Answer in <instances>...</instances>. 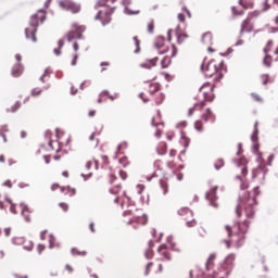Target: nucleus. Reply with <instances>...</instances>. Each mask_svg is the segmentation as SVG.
<instances>
[{
	"label": "nucleus",
	"instance_id": "obj_1",
	"mask_svg": "<svg viewBox=\"0 0 278 278\" xmlns=\"http://www.w3.org/2000/svg\"><path fill=\"white\" fill-rule=\"evenodd\" d=\"M216 260V253H212L206 263H205V271H200L198 274V277L201 278H225L229 277L231 275V271L233 270V262H236V254L231 253L228 254L223 263L220 264L218 271H213L210 274V268L212 266V261Z\"/></svg>",
	"mask_w": 278,
	"mask_h": 278
},
{
	"label": "nucleus",
	"instance_id": "obj_2",
	"mask_svg": "<svg viewBox=\"0 0 278 278\" xmlns=\"http://www.w3.org/2000/svg\"><path fill=\"white\" fill-rule=\"evenodd\" d=\"M258 125V122L254 123V130L251 135V142L253 143L252 153H254V155H257L256 162H258L257 167L252 170V179H256V177H258L260 179H262L261 184H264L266 175H268V167H266V161L262 157V153L260 152V128L257 127Z\"/></svg>",
	"mask_w": 278,
	"mask_h": 278
},
{
	"label": "nucleus",
	"instance_id": "obj_3",
	"mask_svg": "<svg viewBox=\"0 0 278 278\" xmlns=\"http://www.w3.org/2000/svg\"><path fill=\"white\" fill-rule=\"evenodd\" d=\"M260 186L254 187L253 192L247 191L238 198L236 214L242 216L241 210L244 211L245 217L249 219L255 218V205H257V197H260Z\"/></svg>",
	"mask_w": 278,
	"mask_h": 278
},
{
	"label": "nucleus",
	"instance_id": "obj_4",
	"mask_svg": "<svg viewBox=\"0 0 278 278\" xmlns=\"http://www.w3.org/2000/svg\"><path fill=\"white\" fill-rule=\"evenodd\" d=\"M47 21V11L45 9H39L37 13L30 16L29 27L25 28L26 40H31L33 42H38L36 34L38 33V27L40 24Z\"/></svg>",
	"mask_w": 278,
	"mask_h": 278
},
{
	"label": "nucleus",
	"instance_id": "obj_5",
	"mask_svg": "<svg viewBox=\"0 0 278 278\" xmlns=\"http://www.w3.org/2000/svg\"><path fill=\"white\" fill-rule=\"evenodd\" d=\"M250 225L251 220L249 219H244L242 223L237 222L235 224V227H237L239 233H241L235 243L236 249L244 247V240H247V233L249 232Z\"/></svg>",
	"mask_w": 278,
	"mask_h": 278
},
{
	"label": "nucleus",
	"instance_id": "obj_6",
	"mask_svg": "<svg viewBox=\"0 0 278 278\" xmlns=\"http://www.w3.org/2000/svg\"><path fill=\"white\" fill-rule=\"evenodd\" d=\"M115 10L116 7L109 8L105 11L99 10L94 16V21H101V25L103 27H105V25H110L112 23V15L114 14Z\"/></svg>",
	"mask_w": 278,
	"mask_h": 278
},
{
	"label": "nucleus",
	"instance_id": "obj_7",
	"mask_svg": "<svg viewBox=\"0 0 278 278\" xmlns=\"http://www.w3.org/2000/svg\"><path fill=\"white\" fill-rule=\"evenodd\" d=\"M73 30H70L66 35L65 38H67L68 42H73V40H81L84 38V31H86V26L81 25L79 26L77 23H74L72 25Z\"/></svg>",
	"mask_w": 278,
	"mask_h": 278
},
{
	"label": "nucleus",
	"instance_id": "obj_8",
	"mask_svg": "<svg viewBox=\"0 0 278 278\" xmlns=\"http://www.w3.org/2000/svg\"><path fill=\"white\" fill-rule=\"evenodd\" d=\"M58 3L62 10L72 12V14H79V12H81V4L76 3L73 0H58Z\"/></svg>",
	"mask_w": 278,
	"mask_h": 278
},
{
	"label": "nucleus",
	"instance_id": "obj_9",
	"mask_svg": "<svg viewBox=\"0 0 278 278\" xmlns=\"http://www.w3.org/2000/svg\"><path fill=\"white\" fill-rule=\"evenodd\" d=\"M201 71L204 73L205 77H214V75H218V65L214 63V60H211L210 62L201 64Z\"/></svg>",
	"mask_w": 278,
	"mask_h": 278
},
{
	"label": "nucleus",
	"instance_id": "obj_10",
	"mask_svg": "<svg viewBox=\"0 0 278 278\" xmlns=\"http://www.w3.org/2000/svg\"><path fill=\"white\" fill-rule=\"evenodd\" d=\"M218 192V186L213 187L210 191H206L205 199L208 201L210 205L212 207H218V203H216V199H218V195L216 194Z\"/></svg>",
	"mask_w": 278,
	"mask_h": 278
},
{
	"label": "nucleus",
	"instance_id": "obj_11",
	"mask_svg": "<svg viewBox=\"0 0 278 278\" xmlns=\"http://www.w3.org/2000/svg\"><path fill=\"white\" fill-rule=\"evenodd\" d=\"M232 162L233 164H236V166H238V168L242 166L241 175H243V177H247V175H249V168L247 167V157L242 156L240 159H232Z\"/></svg>",
	"mask_w": 278,
	"mask_h": 278
},
{
	"label": "nucleus",
	"instance_id": "obj_12",
	"mask_svg": "<svg viewBox=\"0 0 278 278\" xmlns=\"http://www.w3.org/2000/svg\"><path fill=\"white\" fill-rule=\"evenodd\" d=\"M201 118L205 123H211L212 125L216 123V114H214V112H212V109L210 108L205 109L204 113H202L201 115Z\"/></svg>",
	"mask_w": 278,
	"mask_h": 278
},
{
	"label": "nucleus",
	"instance_id": "obj_13",
	"mask_svg": "<svg viewBox=\"0 0 278 278\" xmlns=\"http://www.w3.org/2000/svg\"><path fill=\"white\" fill-rule=\"evenodd\" d=\"M157 60H160V58L155 56L153 59H148L146 60L144 63L140 64L141 68H148V71H151V68H153V66H157Z\"/></svg>",
	"mask_w": 278,
	"mask_h": 278
},
{
	"label": "nucleus",
	"instance_id": "obj_14",
	"mask_svg": "<svg viewBox=\"0 0 278 278\" xmlns=\"http://www.w3.org/2000/svg\"><path fill=\"white\" fill-rule=\"evenodd\" d=\"M218 68V73L217 75L214 77V81H220V79H223V77H225L224 73H227V66L225 65V61H220L219 66H217Z\"/></svg>",
	"mask_w": 278,
	"mask_h": 278
},
{
	"label": "nucleus",
	"instance_id": "obj_15",
	"mask_svg": "<svg viewBox=\"0 0 278 278\" xmlns=\"http://www.w3.org/2000/svg\"><path fill=\"white\" fill-rule=\"evenodd\" d=\"M152 80H146L144 84H150L149 93L153 97L155 92H160L162 85L160 83H151Z\"/></svg>",
	"mask_w": 278,
	"mask_h": 278
},
{
	"label": "nucleus",
	"instance_id": "obj_16",
	"mask_svg": "<svg viewBox=\"0 0 278 278\" xmlns=\"http://www.w3.org/2000/svg\"><path fill=\"white\" fill-rule=\"evenodd\" d=\"M25 67L21 63H16L12 68V77H21Z\"/></svg>",
	"mask_w": 278,
	"mask_h": 278
},
{
	"label": "nucleus",
	"instance_id": "obj_17",
	"mask_svg": "<svg viewBox=\"0 0 278 278\" xmlns=\"http://www.w3.org/2000/svg\"><path fill=\"white\" fill-rule=\"evenodd\" d=\"M167 151H168V144H166V142L164 141L160 142L156 148L157 155H166Z\"/></svg>",
	"mask_w": 278,
	"mask_h": 278
},
{
	"label": "nucleus",
	"instance_id": "obj_18",
	"mask_svg": "<svg viewBox=\"0 0 278 278\" xmlns=\"http://www.w3.org/2000/svg\"><path fill=\"white\" fill-rule=\"evenodd\" d=\"M139 223V225H147V223H149V218L147 217V214H143L142 217L140 216H137V217H134V219H130L128 222V225H131V223Z\"/></svg>",
	"mask_w": 278,
	"mask_h": 278
},
{
	"label": "nucleus",
	"instance_id": "obj_19",
	"mask_svg": "<svg viewBox=\"0 0 278 278\" xmlns=\"http://www.w3.org/2000/svg\"><path fill=\"white\" fill-rule=\"evenodd\" d=\"M197 108H199V110H203V108H205V101L194 103L193 108L189 109L188 116H192V114H194V112H197Z\"/></svg>",
	"mask_w": 278,
	"mask_h": 278
},
{
	"label": "nucleus",
	"instance_id": "obj_20",
	"mask_svg": "<svg viewBox=\"0 0 278 278\" xmlns=\"http://www.w3.org/2000/svg\"><path fill=\"white\" fill-rule=\"evenodd\" d=\"M180 144H182L185 149L190 147V138L186 136V131L184 130H180Z\"/></svg>",
	"mask_w": 278,
	"mask_h": 278
},
{
	"label": "nucleus",
	"instance_id": "obj_21",
	"mask_svg": "<svg viewBox=\"0 0 278 278\" xmlns=\"http://www.w3.org/2000/svg\"><path fill=\"white\" fill-rule=\"evenodd\" d=\"M251 25V17H247L242 24H241V29H240V35H239V38H242L244 31H245V28L249 27Z\"/></svg>",
	"mask_w": 278,
	"mask_h": 278
},
{
	"label": "nucleus",
	"instance_id": "obj_22",
	"mask_svg": "<svg viewBox=\"0 0 278 278\" xmlns=\"http://www.w3.org/2000/svg\"><path fill=\"white\" fill-rule=\"evenodd\" d=\"M212 31H206L202 35V42L203 45H212Z\"/></svg>",
	"mask_w": 278,
	"mask_h": 278
},
{
	"label": "nucleus",
	"instance_id": "obj_23",
	"mask_svg": "<svg viewBox=\"0 0 278 278\" xmlns=\"http://www.w3.org/2000/svg\"><path fill=\"white\" fill-rule=\"evenodd\" d=\"M166 39L164 38V36L156 37L155 42H154L155 49H162L164 47V41Z\"/></svg>",
	"mask_w": 278,
	"mask_h": 278
},
{
	"label": "nucleus",
	"instance_id": "obj_24",
	"mask_svg": "<svg viewBox=\"0 0 278 278\" xmlns=\"http://www.w3.org/2000/svg\"><path fill=\"white\" fill-rule=\"evenodd\" d=\"M203 97H204V102L206 103V101L208 102V103H212V102H214V99H216V94H214V93H212L211 96H210V93L207 92V91H205L204 93H203Z\"/></svg>",
	"mask_w": 278,
	"mask_h": 278
},
{
	"label": "nucleus",
	"instance_id": "obj_25",
	"mask_svg": "<svg viewBox=\"0 0 278 278\" xmlns=\"http://www.w3.org/2000/svg\"><path fill=\"white\" fill-rule=\"evenodd\" d=\"M263 64L264 66H266L267 68H270L271 64H273V56L270 54H266L264 60H263Z\"/></svg>",
	"mask_w": 278,
	"mask_h": 278
},
{
	"label": "nucleus",
	"instance_id": "obj_26",
	"mask_svg": "<svg viewBox=\"0 0 278 278\" xmlns=\"http://www.w3.org/2000/svg\"><path fill=\"white\" fill-rule=\"evenodd\" d=\"M172 62L173 61L168 56H164L161 61L162 68H168V66H170Z\"/></svg>",
	"mask_w": 278,
	"mask_h": 278
},
{
	"label": "nucleus",
	"instance_id": "obj_27",
	"mask_svg": "<svg viewBox=\"0 0 278 278\" xmlns=\"http://www.w3.org/2000/svg\"><path fill=\"white\" fill-rule=\"evenodd\" d=\"M12 244L21 247V244H25V238L24 237H15L12 239Z\"/></svg>",
	"mask_w": 278,
	"mask_h": 278
},
{
	"label": "nucleus",
	"instance_id": "obj_28",
	"mask_svg": "<svg viewBox=\"0 0 278 278\" xmlns=\"http://www.w3.org/2000/svg\"><path fill=\"white\" fill-rule=\"evenodd\" d=\"M21 110V101H16L11 109H7V112H11L12 114H15V112H18Z\"/></svg>",
	"mask_w": 278,
	"mask_h": 278
},
{
	"label": "nucleus",
	"instance_id": "obj_29",
	"mask_svg": "<svg viewBox=\"0 0 278 278\" xmlns=\"http://www.w3.org/2000/svg\"><path fill=\"white\" fill-rule=\"evenodd\" d=\"M8 126L3 125L0 126V138H3V142H8V137L5 136V132H8Z\"/></svg>",
	"mask_w": 278,
	"mask_h": 278
},
{
	"label": "nucleus",
	"instance_id": "obj_30",
	"mask_svg": "<svg viewBox=\"0 0 278 278\" xmlns=\"http://www.w3.org/2000/svg\"><path fill=\"white\" fill-rule=\"evenodd\" d=\"M99 8H110V5H108L105 0H98L94 4V10H99Z\"/></svg>",
	"mask_w": 278,
	"mask_h": 278
},
{
	"label": "nucleus",
	"instance_id": "obj_31",
	"mask_svg": "<svg viewBox=\"0 0 278 278\" xmlns=\"http://www.w3.org/2000/svg\"><path fill=\"white\" fill-rule=\"evenodd\" d=\"M124 14H127V16H134L136 14H140V10L134 11V10L129 9V7H126L124 9Z\"/></svg>",
	"mask_w": 278,
	"mask_h": 278
},
{
	"label": "nucleus",
	"instance_id": "obj_32",
	"mask_svg": "<svg viewBox=\"0 0 278 278\" xmlns=\"http://www.w3.org/2000/svg\"><path fill=\"white\" fill-rule=\"evenodd\" d=\"M223 166H225V161L223 159H218L215 163H214V168L215 170H220L223 168Z\"/></svg>",
	"mask_w": 278,
	"mask_h": 278
},
{
	"label": "nucleus",
	"instance_id": "obj_33",
	"mask_svg": "<svg viewBox=\"0 0 278 278\" xmlns=\"http://www.w3.org/2000/svg\"><path fill=\"white\" fill-rule=\"evenodd\" d=\"M160 187L163 189V194H168V184L164 180H160Z\"/></svg>",
	"mask_w": 278,
	"mask_h": 278
},
{
	"label": "nucleus",
	"instance_id": "obj_34",
	"mask_svg": "<svg viewBox=\"0 0 278 278\" xmlns=\"http://www.w3.org/2000/svg\"><path fill=\"white\" fill-rule=\"evenodd\" d=\"M186 214H191L192 216V211H190L188 207H181L178 210L179 216H186Z\"/></svg>",
	"mask_w": 278,
	"mask_h": 278
},
{
	"label": "nucleus",
	"instance_id": "obj_35",
	"mask_svg": "<svg viewBox=\"0 0 278 278\" xmlns=\"http://www.w3.org/2000/svg\"><path fill=\"white\" fill-rule=\"evenodd\" d=\"M194 129L195 131H203V122L201 119L194 122Z\"/></svg>",
	"mask_w": 278,
	"mask_h": 278
},
{
	"label": "nucleus",
	"instance_id": "obj_36",
	"mask_svg": "<svg viewBox=\"0 0 278 278\" xmlns=\"http://www.w3.org/2000/svg\"><path fill=\"white\" fill-rule=\"evenodd\" d=\"M164 99H166V94L160 93L155 100L156 105H162V103H164Z\"/></svg>",
	"mask_w": 278,
	"mask_h": 278
},
{
	"label": "nucleus",
	"instance_id": "obj_37",
	"mask_svg": "<svg viewBox=\"0 0 278 278\" xmlns=\"http://www.w3.org/2000/svg\"><path fill=\"white\" fill-rule=\"evenodd\" d=\"M168 249H169V251H174L175 253H181V249H179V248H175V247H177V243H169L168 245Z\"/></svg>",
	"mask_w": 278,
	"mask_h": 278
},
{
	"label": "nucleus",
	"instance_id": "obj_38",
	"mask_svg": "<svg viewBox=\"0 0 278 278\" xmlns=\"http://www.w3.org/2000/svg\"><path fill=\"white\" fill-rule=\"evenodd\" d=\"M260 14H262V11L255 10V11H253V12H250V13L248 14V17L252 21V18H257V16H258Z\"/></svg>",
	"mask_w": 278,
	"mask_h": 278
},
{
	"label": "nucleus",
	"instance_id": "obj_39",
	"mask_svg": "<svg viewBox=\"0 0 278 278\" xmlns=\"http://www.w3.org/2000/svg\"><path fill=\"white\" fill-rule=\"evenodd\" d=\"M20 207L23 212H28V214H31V208H29V205L25 204V202H21Z\"/></svg>",
	"mask_w": 278,
	"mask_h": 278
},
{
	"label": "nucleus",
	"instance_id": "obj_40",
	"mask_svg": "<svg viewBox=\"0 0 278 278\" xmlns=\"http://www.w3.org/2000/svg\"><path fill=\"white\" fill-rule=\"evenodd\" d=\"M31 97H40L42 94V89L34 88L30 91Z\"/></svg>",
	"mask_w": 278,
	"mask_h": 278
},
{
	"label": "nucleus",
	"instance_id": "obj_41",
	"mask_svg": "<svg viewBox=\"0 0 278 278\" xmlns=\"http://www.w3.org/2000/svg\"><path fill=\"white\" fill-rule=\"evenodd\" d=\"M24 251L31 252L34 251V241H28V244L23 247Z\"/></svg>",
	"mask_w": 278,
	"mask_h": 278
},
{
	"label": "nucleus",
	"instance_id": "obj_42",
	"mask_svg": "<svg viewBox=\"0 0 278 278\" xmlns=\"http://www.w3.org/2000/svg\"><path fill=\"white\" fill-rule=\"evenodd\" d=\"M132 40L135 41V46H136V50H135V53H140V41L138 40V38L135 36L132 38Z\"/></svg>",
	"mask_w": 278,
	"mask_h": 278
},
{
	"label": "nucleus",
	"instance_id": "obj_43",
	"mask_svg": "<svg viewBox=\"0 0 278 278\" xmlns=\"http://www.w3.org/2000/svg\"><path fill=\"white\" fill-rule=\"evenodd\" d=\"M101 94H102L103 97H109V99H111V101H114V100L116 99V97L110 94V91H108V90H103V91L100 93V96H101Z\"/></svg>",
	"mask_w": 278,
	"mask_h": 278
},
{
	"label": "nucleus",
	"instance_id": "obj_44",
	"mask_svg": "<svg viewBox=\"0 0 278 278\" xmlns=\"http://www.w3.org/2000/svg\"><path fill=\"white\" fill-rule=\"evenodd\" d=\"M231 53H233V49L232 48H228L225 52L219 53V55L222 58H227V55H231Z\"/></svg>",
	"mask_w": 278,
	"mask_h": 278
},
{
	"label": "nucleus",
	"instance_id": "obj_45",
	"mask_svg": "<svg viewBox=\"0 0 278 278\" xmlns=\"http://www.w3.org/2000/svg\"><path fill=\"white\" fill-rule=\"evenodd\" d=\"M231 12L233 16H242L244 14V11H237L236 7H231Z\"/></svg>",
	"mask_w": 278,
	"mask_h": 278
},
{
	"label": "nucleus",
	"instance_id": "obj_46",
	"mask_svg": "<svg viewBox=\"0 0 278 278\" xmlns=\"http://www.w3.org/2000/svg\"><path fill=\"white\" fill-rule=\"evenodd\" d=\"M161 75L164 76V79H166V81H173V79H174V77L166 72H161Z\"/></svg>",
	"mask_w": 278,
	"mask_h": 278
},
{
	"label": "nucleus",
	"instance_id": "obj_47",
	"mask_svg": "<svg viewBox=\"0 0 278 278\" xmlns=\"http://www.w3.org/2000/svg\"><path fill=\"white\" fill-rule=\"evenodd\" d=\"M146 260H152L153 258V250H147L144 253Z\"/></svg>",
	"mask_w": 278,
	"mask_h": 278
},
{
	"label": "nucleus",
	"instance_id": "obj_48",
	"mask_svg": "<svg viewBox=\"0 0 278 278\" xmlns=\"http://www.w3.org/2000/svg\"><path fill=\"white\" fill-rule=\"evenodd\" d=\"M45 249H46L45 244L39 243V244L37 245L38 255H42V251H45Z\"/></svg>",
	"mask_w": 278,
	"mask_h": 278
},
{
	"label": "nucleus",
	"instance_id": "obj_49",
	"mask_svg": "<svg viewBox=\"0 0 278 278\" xmlns=\"http://www.w3.org/2000/svg\"><path fill=\"white\" fill-rule=\"evenodd\" d=\"M273 160H275V154L268 156L267 163L265 162L266 166H273Z\"/></svg>",
	"mask_w": 278,
	"mask_h": 278
},
{
	"label": "nucleus",
	"instance_id": "obj_50",
	"mask_svg": "<svg viewBox=\"0 0 278 278\" xmlns=\"http://www.w3.org/2000/svg\"><path fill=\"white\" fill-rule=\"evenodd\" d=\"M59 207H61V210H63V212H68V204H66L64 202H60Z\"/></svg>",
	"mask_w": 278,
	"mask_h": 278
},
{
	"label": "nucleus",
	"instance_id": "obj_51",
	"mask_svg": "<svg viewBox=\"0 0 278 278\" xmlns=\"http://www.w3.org/2000/svg\"><path fill=\"white\" fill-rule=\"evenodd\" d=\"M10 213L11 214H18V212L16 211V204L13 202L10 204Z\"/></svg>",
	"mask_w": 278,
	"mask_h": 278
},
{
	"label": "nucleus",
	"instance_id": "obj_52",
	"mask_svg": "<svg viewBox=\"0 0 278 278\" xmlns=\"http://www.w3.org/2000/svg\"><path fill=\"white\" fill-rule=\"evenodd\" d=\"M263 78V86H266L270 79V76L268 74L262 75Z\"/></svg>",
	"mask_w": 278,
	"mask_h": 278
},
{
	"label": "nucleus",
	"instance_id": "obj_53",
	"mask_svg": "<svg viewBox=\"0 0 278 278\" xmlns=\"http://www.w3.org/2000/svg\"><path fill=\"white\" fill-rule=\"evenodd\" d=\"M167 251L168 250V245L166 243H163L157 249V253H162V251Z\"/></svg>",
	"mask_w": 278,
	"mask_h": 278
},
{
	"label": "nucleus",
	"instance_id": "obj_54",
	"mask_svg": "<svg viewBox=\"0 0 278 278\" xmlns=\"http://www.w3.org/2000/svg\"><path fill=\"white\" fill-rule=\"evenodd\" d=\"M243 10H253V2H244Z\"/></svg>",
	"mask_w": 278,
	"mask_h": 278
},
{
	"label": "nucleus",
	"instance_id": "obj_55",
	"mask_svg": "<svg viewBox=\"0 0 278 278\" xmlns=\"http://www.w3.org/2000/svg\"><path fill=\"white\" fill-rule=\"evenodd\" d=\"M151 266H153V262H149L146 266L144 275L146 277L149 275V270H151Z\"/></svg>",
	"mask_w": 278,
	"mask_h": 278
},
{
	"label": "nucleus",
	"instance_id": "obj_56",
	"mask_svg": "<svg viewBox=\"0 0 278 278\" xmlns=\"http://www.w3.org/2000/svg\"><path fill=\"white\" fill-rule=\"evenodd\" d=\"M225 229H226V231L228 233V238H231V236H233V231L231 230V226L226 225Z\"/></svg>",
	"mask_w": 278,
	"mask_h": 278
},
{
	"label": "nucleus",
	"instance_id": "obj_57",
	"mask_svg": "<svg viewBox=\"0 0 278 278\" xmlns=\"http://www.w3.org/2000/svg\"><path fill=\"white\" fill-rule=\"evenodd\" d=\"M177 56V46L175 43L172 45V58Z\"/></svg>",
	"mask_w": 278,
	"mask_h": 278
},
{
	"label": "nucleus",
	"instance_id": "obj_58",
	"mask_svg": "<svg viewBox=\"0 0 278 278\" xmlns=\"http://www.w3.org/2000/svg\"><path fill=\"white\" fill-rule=\"evenodd\" d=\"M71 253L72 255H81V251L77 250V248H72Z\"/></svg>",
	"mask_w": 278,
	"mask_h": 278
},
{
	"label": "nucleus",
	"instance_id": "obj_59",
	"mask_svg": "<svg viewBox=\"0 0 278 278\" xmlns=\"http://www.w3.org/2000/svg\"><path fill=\"white\" fill-rule=\"evenodd\" d=\"M119 177L123 179V181H125V179H127V172L121 169L119 170Z\"/></svg>",
	"mask_w": 278,
	"mask_h": 278
},
{
	"label": "nucleus",
	"instance_id": "obj_60",
	"mask_svg": "<svg viewBox=\"0 0 278 278\" xmlns=\"http://www.w3.org/2000/svg\"><path fill=\"white\" fill-rule=\"evenodd\" d=\"M178 21H179V23H186V15L184 13H179Z\"/></svg>",
	"mask_w": 278,
	"mask_h": 278
},
{
	"label": "nucleus",
	"instance_id": "obj_61",
	"mask_svg": "<svg viewBox=\"0 0 278 278\" xmlns=\"http://www.w3.org/2000/svg\"><path fill=\"white\" fill-rule=\"evenodd\" d=\"M161 255L164 256V260H165L166 262H170V260H173V258L170 257V255H168V252H162Z\"/></svg>",
	"mask_w": 278,
	"mask_h": 278
},
{
	"label": "nucleus",
	"instance_id": "obj_62",
	"mask_svg": "<svg viewBox=\"0 0 278 278\" xmlns=\"http://www.w3.org/2000/svg\"><path fill=\"white\" fill-rule=\"evenodd\" d=\"M51 136H53V134L51 132V130H46V131H45V138H46L47 140H51Z\"/></svg>",
	"mask_w": 278,
	"mask_h": 278
},
{
	"label": "nucleus",
	"instance_id": "obj_63",
	"mask_svg": "<svg viewBox=\"0 0 278 278\" xmlns=\"http://www.w3.org/2000/svg\"><path fill=\"white\" fill-rule=\"evenodd\" d=\"M175 36H181V26L180 25L176 26Z\"/></svg>",
	"mask_w": 278,
	"mask_h": 278
},
{
	"label": "nucleus",
	"instance_id": "obj_64",
	"mask_svg": "<svg viewBox=\"0 0 278 278\" xmlns=\"http://www.w3.org/2000/svg\"><path fill=\"white\" fill-rule=\"evenodd\" d=\"M153 29H155V26L153 25V22L148 25V31L149 34H153Z\"/></svg>",
	"mask_w": 278,
	"mask_h": 278
}]
</instances>
